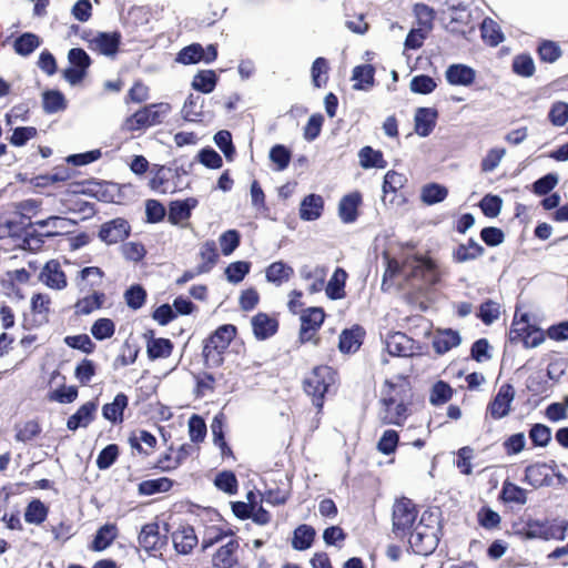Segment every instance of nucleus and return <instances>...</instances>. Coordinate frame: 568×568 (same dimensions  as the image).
I'll return each mask as SVG.
<instances>
[{"label":"nucleus","instance_id":"6","mask_svg":"<svg viewBox=\"0 0 568 568\" xmlns=\"http://www.w3.org/2000/svg\"><path fill=\"white\" fill-rule=\"evenodd\" d=\"M509 339L513 343L523 342L526 347H537L545 338L542 332L530 324L528 314L519 315L516 311L509 331Z\"/></svg>","mask_w":568,"mask_h":568},{"label":"nucleus","instance_id":"38","mask_svg":"<svg viewBox=\"0 0 568 568\" xmlns=\"http://www.w3.org/2000/svg\"><path fill=\"white\" fill-rule=\"evenodd\" d=\"M550 525L540 520H528L520 532L526 539L549 540Z\"/></svg>","mask_w":568,"mask_h":568},{"label":"nucleus","instance_id":"54","mask_svg":"<svg viewBox=\"0 0 568 568\" xmlns=\"http://www.w3.org/2000/svg\"><path fill=\"white\" fill-rule=\"evenodd\" d=\"M346 277V273L338 268L335 271L333 277L329 280V282L326 285V294L332 300H337L343 297V287H344V280Z\"/></svg>","mask_w":568,"mask_h":568},{"label":"nucleus","instance_id":"20","mask_svg":"<svg viewBox=\"0 0 568 568\" xmlns=\"http://www.w3.org/2000/svg\"><path fill=\"white\" fill-rule=\"evenodd\" d=\"M146 338V353L150 359L166 358L171 355L173 344L168 338H156L153 332L150 331L145 335Z\"/></svg>","mask_w":568,"mask_h":568},{"label":"nucleus","instance_id":"22","mask_svg":"<svg viewBox=\"0 0 568 568\" xmlns=\"http://www.w3.org/2000/svg\"><path fill=\"white\" fill-rule=\"evenodd\" d=\"M446 80L452 85L468 87L475 81L474 69L465 64H452L445 73Z\"/></svg>","mask_w":568,"mask_h":568},{"label":"nucleus","instance_id":"50","mask_svg":"<svg viewBox=\"0 0 568 568\" xmlns=\"http://www.w3.org/2000/svg\"><path fill=\"white\" fill-rule=\"evenodd\" d=\"M204 58V49L201 44L194 43L183 48L176 58V61L183 64H192L202 61Z\"/></svg>","mask_w":568,"mask_h":568},{"label":"nucleus","instance_id":"45","mask_svg":"<svg viewBox=\"0 0 568 568\" xmlns=\"http://www.w3.org/2000/svg\"><path fill=\"white\" fill-rule=\"evenodd\" d=\"M171 487L172 481L166 477L148 479L139 484V493L141 495L150 496L156 493L168 491Z\"/></svg>","mask_w":568,"mask_h":568},{"label":"nucleus","instance_id":"26","mask_svg":"<svg viewBox=\"0 0 568 568\" xmlns=\"http://www.w3.org/2000/svg\"><path fill=\"white\" fill-rule=\"evenodd\" d=\"M459 333L453 329L438 331L433 339V347L437 354H445L460 344Z\"/></svg>","mask_w":568,"mask_h":568},{"label":"nucleus","instance_id":"62","mask_svg":"<svg viewBox=\"0 0 568 568\" xmlns=\"http://www.w3.org/2000/svg\"><path fill=\"white\" fill-rule=\"evenodd\" d=\"M240 244V234L235 230H229L220 236L222 253L227 256L232 254Z\"/></svg>","mask_w":568,"mask_h":568},{"label":"nucleus","instance_id":"29","mask_svg":"<svg viewBox=\"0 0 568 568\" xmlns=\"http://www.w3.org/2000/svg\"><path fill=\"white\" fill-rule=\"evenodd\" d=\"M129 403L128 396L119 393L112 403L105 404L102 408V415L112 423H121L123 419V410Z\"/></svg>","mask_w":568,"mask_h":568},{"label":"nucleus","instance_id":"31","mask_svg":"<svg viewBox=\"0 0 568 568\" xmlns=\"http://www.w3.org/2000/svg\"><path fill=\"white\" fill-rule=\"evenodd\" d=\"M116 537V526L114 524H105L97 531L91 544V549L94 551H102L106 549Z\"/></svg>","mask_w":568,"mask_h":568},{"label":"nucleus","instance_id":"35","mask_svg":"<svg viewBox=\"0 0 568 568\" xmlns=\"http://www.w3.org/2000/svg\"><path fill=\"white\" fill-rule=\"evenodd\" d=\"M500 497L505 503L525 505L527 503L526 489L517 486L509 480H505L500 491Z\"/></svg>","mask_w":568,"mask_h":568},{"label":"nucleus","instance_id":"28","mask_svg":"<svg viewBox=\"0 0 568 568\" xmlns=\"http://www.w3.org/2000/svg\"><path fill=\"white\" fill-rule=\"evenodd\" d=\"M97 410V404L88 402L83 404L73 415L68 419L67 426L70 430H75L79 427H87L92 420Z\"/></svg>","mask_w":568,"mask_h":568},{"label":"nucleus","instance_id":"14","mask_svg":"<svg viewBox=\"0 0 568 568\" xmlns=\"http://www.w3.org/2000/svg\"><path fill=\"white\" fill-rule=\"evenodd\" d=\"M239 541L231 538L213 557L215 568H242L239 561Z\"/></svg>","mask_w":568,"mask_h":568},{"label":"nucleus","instance_id":"36","mask_svg":"<svg viewBox=\"0 0 568 568\" xmlns=\"http://www.w3.org/2000/svg\"><path fill=\"white\" fill-rule=\"evenodd\" d=\"M359 164L364 169L378 168L384 169L387 162L383 158L381 151L374 150L371 146H364L358 153Z\"/></svg>","mask_w":568,"mask_h":568},{"label":"nucleus","instance_id":"16","mask_svg":"<svg viewBox=\"0 0 568 568\" xmlns=\"http://www.w3.org/2000/svg\"><path fill=\"white\" fill-rule=\"evenodd\" d=\"M386 349L393 356L407 357L414 354V341L400 332L386 338Z\"/></svg>","mask_w":568,"mask_h":568},{"label":"nucleus","instance_id":"48","mask_svg":"<svg viewBox=\"0 0 568 568\" xmlns=\"http://www.w3.org/2000/svg\"><path fill=\"white\" fill-rule=\"evenodd\" d=\"M40 45V39L34 33H23L14 41V50L18 54L27 57Z\"/></svg>","mask_w":568,"mask_h":568},{"label":"nucleus","instance_id":"64","mask_svg":"<svg viewBox=\"0 0 568 568\" xmlns=\"http://www.w3.org/2000/svg\"><path fill=\"white\" fill-rule=\"evenodd\" d=\"M549 120L556 126H562L568 122V103L556 102L549 112Z\"/></svg>","mask_w":568,"mask_h":568},{"label":"nucleus","instance_id":"59","mask_svg":"<svg viewBox=\"0 0 568 568\" xmlns=\"http://www.w3.org/2000/svg\"><path fill=\"white\" fill-rule=\"evenodd\" d=\"M16 439L18 442H29L38 436L41 432L39 424L34 420H29L22 425L16 426Z\"/></svg>","mask_w":568,"mask_h":568},{"label":"nucleus","instance_id":"47","mask_svg":"<svg viewBox=\"0 0 568 568\" xmlns=\"http://www.w3.org/2000/svg\"><path fill=\"white\" fill-rule=\"evenodd\" d=\"M42 103L47 113H55L67 108L64 95L55 90L45 91Z\"/></svg>","mask_w":568,"mask_h":568},{"label":"nucleus","instance_id":"1","mask_svg":"<svg viewBox=\"0 0 568 568\" xmlns=\"http://www.w3.org/2000/svg\"><path fill=\"white\" fill-rule=\"evenodd\" d=\"M386 270L383 277V288L389 287L388 281L396 276H403L405 280H420L423 283H433L436 281L435 264L425 257L409 256L399 263L396 260L384 256Z\"/></svg>","mask_w":568,"mask_h":568},{"label":"nucleus","instance_id":"60","mask_svg":"<svg viewBox=\"0 0 568 568\" xmlns=\"http://www.w3.org/2000/svg\"><path fill=\"white\" fill-rule=\"evenodd\" d=\"M436 82L428 75H416L410 81V90L419 94H428L436 88Z\"/></svg>","mask_w":568,"mask_h":568},{"label":"nucleus","instance_id":"13","mask_svg":"<svg viewBox=\"0 0 568 568\" xmlns=\"http://www.w3.org/2000/svg\"><path fill=\"white\" fill-rule=\"evenodd\" d=\"M130 234V225L123 219H114L102 224L99 236L106 244L122 242Z\"/></svg>","mask_w":568,"mask_h":568},{"label":"nucleus","instance_id":"12","mask_svg":"<svg viewBox=\"0 0 568 568\" xmlns=\"http://www.w3.org/2000/svg\"><path fill=\"white\" fill-rule=\"evenodd\" d=\"M39 281L51 290L61 291L67 287L68 281L61 264L57 260H51L44 264Z\"/></svg>","mask_w":568,"mask_h":568},{"label":"nucleus","instance_id":"24","mask_svg":"<svg viewBox=\"0 0 568 568\" xmlns=\"http://www.w3.org/2000/svg\"><path fill=\"white\" fill-rule=\"evenodd\" d=\"M323 209V197L318 194H310L301 202L300 217L304 221H315L322 215Z\"/></svg>","mask_w":568,"mask_h":568},{"label":"nucleus","instance_id":"55","mask_svg":"<svg viewBox=\"0 0 568 568\" xmlns=\"http://www.w3.org/2000/svg\"><path fill=\"white\" fill-rule=\"evenodd\" d=\"M452 395V387L447 383L439 381L432 387L429 400L433 405H442L447 403Z\"/></svg>","mask_w":568,"mask_h":568},{"label":"nucleus","instance_id":"10","mask_svg":"<svg viewBox=\"0 0 568 568\" xmlns=\"http://www.w3.org/2000/svg\"><path fill=\"white\" fill-rule=\"evenodd\" d=\"M515 398V389L510 384L499 387L494 399L487 406V413L494 419H501L510 413V406Z\"/></svg>","mask_w":568,"mask_h":568},{"label":"nucleus","instance_id":"41","mask_svg":"<svg viewBox=\"0 0 568 568\" xmlns=\"http://www.w3.org/2000/svg\"><path fill=\"white\" fill-rule=\"evenodd\" d=\"M315 536V530L307 525L298 526L294 531L292 546L296 550H305L311 547Z\"/></svg>","mask_w":568,"mask_h":568},{"label":"nucleus","instance_id":"21","mask_svg":"<svg viewBox=\"0 0 568 568\" xmlns=\"http://www.w3.org/2000/svg\"><path fill=\"white\" fill-rule=\"evenodd\" d=\"M172 541L178 552L186 555L196 546L197 537L191 526H185L172 534Z\"/></svg>","mask_w":568,"mask_h":568},{"label":"nucleus","instance_id":"52","mask_svg":"<svg viewBox=\"0 0 568 568\" xmlns=\"http://www.w3.org/2000/svg\"><path fill=\"white\" fill-rule=\"evenodd\" d=\"M398 442V433L394 429H387L383 433L377 443V450L384 455H390L395 453Z\"/></svg>","mask_w":568,"mask_h":568},{"label":"nucleus","instance_id":"15","mask_svg":"<svg viewBox=\"0 0 568 568\" xmlns=\"http://www.w3.org/2000/svg\"><path fill=\"white\" fill-rule=\"evenodd\" d=\"M121 36L118 32H98L89 39V48L104 55L116 53Z\"/></svg>","mask_w":568,"mask_h":568},{"label":"nucleus","instance_id":"23","mask_svg":"<svg viewBox=\"0 0 568 568\" xmlns=\"http://www.w3.org/2000/svg\"><path fill=\"white\" fill-rule=\"evenodd\" d=\"M174 178L175 174L171 169L161 166L150 180V186L159 193L172 194L176 191V185L172 182Z\"/></svg>","mask_w":568,"mask_h":568},{"label":"nucleus","instance_id":"33","mask_svg":"<svg viewBox=\"0 0 568 568\" xmlns=\"http://www.w3.org/2000/svg\"><path fill=\"white\" fill-rule=\"evenodd\" d=\"M294 270L290 265L285 264L282 261L272 263L265 272L266 278L268 282H272L276 285H281L284 282L290 281L293 276Z\"/></svg>","mask_w":568,"mask_h":568},{"label":"nucleus","instance_id":"40","mask_svg":"<svg viewBox=\"0 0 568 568\" xmlns=\"http://www.w3.org/2000/svg\"><path fill=\"white\" fill-rule=\"evenodd\" d=\"M194 203V200H192V204L190 203V200L172 202L169 211V221L172 224H179L187 220Z\"/></svg>","mask_w":568,"mask_h":568},{"label":"nucleus","instance_id":"11","mask_svg":"<svg viewBox=\"0 0 568 568\" xmlns=\"http://www.w3.org/2000/svg\"><path fill=\"white\" fill-rule=\"evenodd\" d=\"M325 314L322 308L312 307L301 316L300 339L302 343L314 341L316 331L324 322Z\"/></svg>","mask_w":568,"mask_h":568},{"label":"nucleus","instance_id":"51","mask_svg":"<svg viewBox=\"0 0 568 568\" xmlns=\"http://www.w3.org/2000/svg\"><path fill=\"white\" fill-rule=\"evenodd\" d=\"M114 332L115 325L110 318H99L91 327V334L98 341L110 338Z\"/></svg>","mask_w":568,"mask_h":568},{"label":"nucleus","instance_id":"34","mask_svg":"<svg viewBox=\"0 0 568 568\" xmlns=\"http://www.w3.org/2000/svg\"><path fill=\"white\" fill-rule=\"evenodd\" d=\"M49 508L40 500L32 499L26 507L24 520L28 524L41 525L48 516Z\"/></svg>","mask_w":568,"mask_h":568},{"label":"nucleus","instance_id":"2","mask_svg":"<svg viewBox=\"0 0 568 568\" xmlns=\"http://www.w3.org/2000/svg\"><path fill=\"white\" fill-rule=\"evenodd\" d=\"M406 383L402 381L394 384L386 381L379 399L381 408L378 418L384 425L402 426L408 417V408L405 404Z\"/></svg>","mask_w":568,"mask_h":568},{"label":"nucleus","instance_id":"46","mask_svg":"<svg viewBox=\"0 0 568 568\" xmlns=\"http://www.w3.org/2000/svg\"><path fill=\"white\" fill-rule=\"evenodd\" d=\"M481 37L490 45H498L504 40L499 26L490 18L481 22Z\"/></svg>","mask_w":568,"mask_h":568},{"label":"nucleus","instance_id":"49","mask_svg":"<svg viewBox=\"0 0 568 568\" xmlns=\"http://www.w3.org/2000/svg\"><path fill=\"white\" fill-rule=\"evenodd\" d=\"M447 189L443 185L433 183L422 189V200L424 203L432 205L444 201L447 196Z\"/></svg>","mask_w":568,"mask_h":568},{"label":"nucleus","instance_id":"32","mask_svg":"<svg viewBox=\"0 0 568 568\" xmlns=\"http://www.w3.org/2000/svg\"><path fill=\"white\" fill-rule=\"evenodd\" d=\"M484 247L475 240L470 239L467 243L460 244L453 253V258L457 263H465L481 256Z\"/></svg>","mask_w":568,"mask_h":568},{"label":"nucleus","instance_id":"18","mask_svg":"<svg viewBox=\"0 0 568 568\" xmlns=\"http://www.w3.org/2000/svg\"><path fill=\"white\" fill-rule=\"evenodd\" d=\"M104 272L97 266H87L82 268L75 278L80 292H89L102 284Z\"/></svg>","mask_w":568,"mask_h":568},{"label":"nucleus","instance_id":"27","mask_svg":"<svg viewBox=\"0 0 568 568\" xmlns=\"http://www.w3.org/2000/svg\"><path fill=\"white\" fill-rule=\"evenodd\" d=\"M139 544L148 552L160 549L161 536L156 523H150L142 527Z\"/></svg>","mask_w":568,"mask_h":568},{"label":"nucleus","instance_id":"9","mask_svg":"<svg viewBox=\"0 0 568 568\" xmlns=\"http://www.w3.org/2000/svg\"><path fill=\"white\" fill-rule=\"evenodd\" d=\"M70 67L63 71V78L71 84L80 83L87 75V70L91 64L88 53L80 48H73L68 53Z\"/></svg>","mask_w":568,"mask_h":568},{"label":"nucleus","instance_id":"53","mask_svg":"<svg viewBox=\"0 0 568 568\" xmlns=\"http://www.w3.org/2000/svg\"><path fill=\"white\" fill-rule=\"evenodd\" d=\"M513 71L525 78H529L535 73V63L530 55L519 54L513 60Z\"/></svg>","mask_w":568,"mask_h":568},{"label":"nucleus","instance_id":"43","mask_svg":"<svg viewBox=\"0 0 568 568\" xmlns=\"http://www.w3.org/2000/svg\"><path fill=\"white\" fill-rule=\"evenodd\" d=\"M216 74L214 71L212 70H204V71H201L199 72L193 81H192V87L193 89H195L196 91H200L202 93H210L214 90L215 85H216Z\"/></svg>","mask_w":568,"mask_h":568},{"label":"nucleus","instance_id":"57","mask_svg":"<svg viewBox=\"0 0 568 568\" xmlns=\"http://www.w3.org/2000/svg\"><path fill=\"white\" fill-rule=\"evenodd\" d=\"M214 142L217 148L223 152L227 161H232L235 154V149L232 143V135L229 131L222 130L214 135Z\"/></svg>","mask_w":568,"mask_h":568},{"label":"nucleus","instance_id":"17","mask_svg":"<svg viewBox=\"0 0 568 568\" xmlns=\"http://www.w3.org/2000/svg\"><path fill=\"white\" fill-rule=\"evenodd\" d=\"M438 116V112L433 108H418L415 112V132L422 136H428L435 125Z\"/></svg>","mask_w":568,"mask_h":568},{"label":"nucleus","instance_id":"44","mask_svg":"<svg viewBox=\"0 0 568 568\" xmlns=\"http://www.w3.org/2000/svg\"><path fill=\"white\" fill-rule=\"evenodd\" d=\"M51 300L47 294H34L31 298V310L39 323L48 322Z\"/></svg>","mask_w":568,"mask_h":568},{"label":"nucleus","instance_id":"58","mask_svg":"<svg viewBox=\"0 0 568 568\" xmlns=\"http://www.w3.org/2000/svg\"><path fill=\"white\" fill-rule=\"evenodd\" d=\"M271 161L276 164L277 171L285 170L291 161V152L282 144L274 145L270 151Z\"/></svg>","mask_w":568,"mask_h":568},{"label":"nucleus","instance_id":"63","mask_svg":"<svg viewBox=\"0 0 568 568\" xmlns=\"http://www.w3.org/2000/svg\"><path fill=\"white\" fill-rule=\"evenodd\" d=\"M215 486L230 495L235 494L237 490V480L233 473L223 471L219 474L214 480Z\"/></svg>","mask_w":568,"mask_h":568},{"label":"nucleus","instance_id":"7","mask_svg":"<svg viewBox=\"0 0 568 568\" xmlns=\"http://www.w3.org/2000/svg\"><path fill=\"white\" fill-rule=\"evenodd\" d=\"M417 514L418 510L410 499L403 497L396 500L392 514L393 531L397 536H405L415 524Z\"/></svg>","mask_w":568,"mask_h":568},{"label":"nucleus","instance_id":"42","mask_svg":"<svg viewBox=\"0 0 568 568\" xmlns=\"http://www.w3.org/2000/svg\"><path fill=\"white\" fill-rule=\"evenodd\" d=\"M374 68L371 64L357 65L353 70L354 89L363 90L373 84Z\"/></svg>","mask_w":568,"mask_h":568},{"label":"nucleus","instance_id":"5","mask_svg":"<svg viewBox=\"0 0 568 568\" xmlns=\"http://www.w3.org/2000/svg\"><path fill=\"white\" fill-rule=\"evenodd\" d=\"M171 106L168 103L150 104L126 118L123 123V129L133 132L160 124L169 114Z\"/></svg>","mask_w":568,"mask_h":568},{"label":"nucleus","instance_id":"61","mask_svg":"<svg viewBox=\"0 0 568 568\" xmlns=\"http://www.w3.org/2000/svg\"><path fill=\"white\" fill-rule=\"evenodd\" d=\"M538 53L542 61L552 63L560 58L561 49L554 41H544L538 48Z\"/></svg>","mask_w":568,"mask_h":568},{"label":"nucleus","instance_id":"25","mask_svg":"<svg viewBox=\"0 0 568 568\" xmlns=\"http://www.w3.org/2000/svg\"><path fill=\"white\" fill-rule=\"evenodd\" d=\"M91 291V294L83 296L74 304V312L77 315H89L103 306L105 302V294L95 290Z\"/></svg>","mask_w":568,"mask_h":568},{"label":"nucleus","instance_id":"39","mask_svg":"<svg viewBox=\"0 0 568 568\" xmlns=\"http://www.w3.org/2000/svg\"><path fill=\"white\" fill-rule=\"evenodd\" d=\"M203 103L204 100L201 95L190 94L182 108V116L186 121L191 122L200 120V116L202 115Z\"/></svg>","mask_w":568,"mask_h":568},{"label":"nucleus","instance_id":"3","mask_svg":"<svg viewBox=\"0 0 568 568\" xmlns=\"http://www.w3.org/2000/svg\"><path fill=\"white\" fill-rule=\"evenodd\" d=\"M438 523L430 513H423L409 536V545L416 555L427 556L438 545Z\"/></svg>","mask_w":568,"mask_h":568},{"label":"nucleus","instance_id":"4","mask_svg":"<svg viewBox=\"0 0 568 568\" xmlns=\"http://www.w3.org/2000/svg\"><path fill=\"white\" fill-rule=\"evenodd\" d=\"M335 383V372L329 366L315 367L304 379V390L321 409L328 388Z\"/></svg>","mask_w":568,"mask_h":568},{"label":"nucleus","instance_id":"37","mask_svg":"<svg viewBox=\"0 0 568 568\" xmlns=\"http://www.w3.org/2000/svg\"><path fill=\"white\" fill-rule=\"evenodd\" d=\"M200 256L203 262L197 266V273H207L219 258L215 242L206 241L200 248Z\"/></svg>","mask_w":568,"mask_h":568},{"label":"nucleus","instance_id":"8","mask_svg":"<svg viewBox=\"0 0 568 568\" xmlns=\"http://www.w3.org/2000/svg\"><path fill=\"white\" fill-rule=\"evenodd\" d=\"M235 335V327L233 325H223L219 327L209 338L204 348L203 355L205 359L212 361L215 364L221 362L222 352L229 346L230 342Z\"/></svg>","mask_w":568,"mask_h":568},{"label":"nucleus","instance_id":"19","mask_svg":"<svg viewBox=\"0 0 568 568\" xmlns=\"http://www.w3.org/2000/svg\"><path fill=\"white\" fill-rule=\"evenodd\" d=\"M251 324L254 336L260 341L274 335L278 327L277 321L265 313H258L253 316Z\"/></svg>","mask_w":568,"mask_h":568},{"label":"nucleus","instance_id":"30","mask_svg":"<svg viewBox=\"0 0 568 568\" xmlns=\"http://www.w3.org/2000/svg\"><path fill=\"white\" fill-rule=\"evenodd\" d=\"M361 203V195L358 193H352L345 195L338 205V214L344 223H352L357 217V207Z\"/></svg>","mask_w":568,"mask_h":568},{"label":"nucleus","instance_id":"56","mask_svg":"<svg viewBox=\"0 0 568 568\" xmlns=\"http://www.w3.org/2000/svg\"><path fill=\"white\" fill-rule=\"evenodd\" d=\"M146 298V292L141 285H133L124 293L126 305L133 310H139L143 306Z\"/></svg>","mask_w":568,"mask_h":568}]
</instances>
